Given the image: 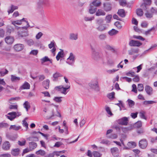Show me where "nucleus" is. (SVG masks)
Instances as JSON below:
<instances>
[{"label": "nucleus", "instance_id": "nucleus-1", "mask_svg": "<svg viewBox=\"0 0 157 157\" xmlns=\"http://www.w3.org/2000/svg\"><path fill=\"white\" fill-rule=\"evenodd\" d=\"M12 23L14 26H15L16 25H20L22 24L26 25L25 26L21 28V29H24L25 30H27L28 28L29 27V25L28 21H26L25 18H24L20 20L13 21L12 22Z\"/></svg>", "mask_w": 157, "mask_h": 157}, {"label": "nucleus", "instance_id": "nucleus-2", "mask_svg": "<svg viewBox=\"0 0 157 157\" xmlns=\"http://www.w3.org/2000/svg\"><path fill=\"white\" fill-rule=\"evenodd\" d=\"M70 87V86L68 84L66 85L57 86L55 87V89L56 90L59 91L61 93L66 95L68 92L67 90L69 89Z\"/></svg>", "mask_w": 157, "mask_h": 157}, {"label": "nucleus", "instance_id": "nucleus-3", "mask_svg": "<svg viewBox=\"0 0 157 157\" xmlns=\"http://www.w3.org/2000/svg\"><path fill=\"white\" fill-rule=\"evenodd\" d=\"M89 85L90 88L93 89L98 91L99 90V87L97 79H94L91 80L89 83Z\"/></svg>", "mask_w": 157, "mask_h": 157}, {"label": "nucleus", "instance_id": "nucleus-4", "mask_svg": "<svg viewBox=\"0 0 157 157\" xmlns=\"http://www.w3.org/2000/svg\"><path fill=\"white\" fill-rule=\"evenodd\" d=\"M49 5V0H39L37 3V9H43V6H48Z\"/></svg>", "mask_w": 157, "mask_h": 157}, {"label": "nucleus", "instance_id": "nucleus-5", "mask_svg": "<svg viewBox=\"0 0 157 157\" xmlns=\"http://www.w3.org/2000/svg\"><path fill=\"white\" fill-rule=\"evenodd\" d=\"M75 58L74 54L71 52L70 53L69 57L67 59L66 62L68 64L72 65L75 62Z\"/></svg>", "mask_w": 157, "mask_h": 157}, {"label": "nucleus", "instance_id": "nucleus-6", "mask_svg": "<svg viewBox=\"0 0 157 157\" xmlns=\"http://www.w3.org/2000/svg\"><path fill=\"white\" fill-rule=\"evenodd\" d=\"M144 2L141 5V7L143 10H147L148 8V6L151 5L152 3L151 0H143Z\"/></svg>", "mask_w": 157, "mask_h": 157}, {"label": "nucleus", "instance_id": "nucleus-7", "mask_svg": "<svg viewBox=\"0 0 157 157\" xmlns=\"http://www.w3.org/2000/svg\"><path fill=\"white\" fill-rule=\"evenodd\" d=\"M117 122L119 124L126 125L128 122V117H124L117 121Z\"/></svg>", "mask_w": 157, "mask_h": 157}, {"label": "nucleus", "instance_id": "nucleus-8", "mask_svg": "<svg viewBox=\"0 0 157 157\" xmlns=\"http://www.w3.org/2000/svg\"><path fill=\"white\" fill-rule=\"evenodd\" d=\"M56 43L54 40L51 41L50 43L48 45L49 48L51 49L52 48V49L51 50V51L53 53L54 56L55 55V51L56 49Z\"/></svg>", "mask_w": 157, "mask_h": 157}, {"label": "nucleus", "instance_id": "nucleus-9", "mask_svg": "<svg viewBox=\"0 0 157 157\" xmlns=\"http://www.w3.org/2000/svg\"><path fill=\"white\" fill-rule=\"evenodd\" d=\"M129 45L131 46L139 47L142 44V43L138 41L131 40L129 43Z\"/></svg>", "mask_w": 157, "mask_h": 157}, {"label": "nucleus", "instance_id": "nucleus-10", "mask_svg": "<svg viewBox=\"0 0 157 157\" xmlns=\"http://www.w3.org/2000/svg\"><path fill=\"white\" fill-rule=\"evenodd\" d=\"M147 145V142L145 139H143L139 141V147L142 148L144 149L146 148Z\"/></svg>", "mask_w": 157, "mask_h": 157}, {"label": "nucleus", "instance_id": "nucleus-11", "mask_svg": "<svg viewBox=\"0 0 157 157\" xmlns=\"http://www.w3.org/2000/svg\"><path fill=\"white\" fill-rule=\"evenodd\" d=\"M92 57L95 60H98L101 58V56L98 52L93 49L92 53Z\"/></svg>", "mask_w": 157, "mask_h": 157}, {"label": "nucleus", "instance_id": "nucleus-12", "mask_svg": "<svg viewBox=\"0 0 157 157\" xmlns=\"http://www.w3.org/2000/svg\"><path fill=\"white\" fill-rule=\"evenodd\" d=\"M113 155L115 157H118L119 156V150L116 147L112 148L111 149Z\"/></svg>", "mask_w": 157, "mask_h": 157}, {"label": "nucleus", "instance_id": "nucleus-13", "mask_svg": "<svg viewBox=\"0 0 157 157\" xmlns=\"http://www.w3.org/2000/svg\"><path fill=\"white\" fill-rule=\"evenodd\" d=\"M15 113V112L9 113L6 116L8 119L11 121H12L16 117Z\"/></svg>", "mask_w": 157, "mask_h": 157}, {"label": "nucleus", "instance_id": "nucleus-14", "mask_svg": "<svg viewBox=\"0 0 157 157\" xmlns=\"http://www.w3.org/2000/svg\"><path fill=\"white\" fill-rule=\"evenodd\" d=\"M139 52V49L136 48H132L128 51V54L130 55H133L137 54Z\"/></svg>", "mask_w": 157, "mask_h": 157}, {"label": "nucleus", "instance_id": "nucleus-15", "mask_svg": "<svg viewBox=\"0 0 157 157\" xmlns=\"http://www.w3.org/2000/svg\"><path fill=\"white\" fill-rule=\"evenodd\" d=\"M15 28L17 29H18L19 27L17 26H15ZM19 28L21 29L20 31H21V29H22L21 28ZM18 35H19V37H23L24 36H25L28 35V34L27 32H23L22 31H20L18 32Z\"/></svg>", "mask_w": 157, "mask_h": 157}, {"label": "nucleus", "instance_id": "nucleus-16", "mask_svg": "<svg viewBox=\"0 0 157 157\" xmlns=\"http://www.w3.org/2000/svg\"><path fill=\"white\" fill-rule=\"evenodd\" d=\"M107 27L105 24H102L98 25L96 29L100 31H103L107 29Z\"/></svg>", "mask_w": 157, "mask_h": 157}, {"label": "nucleus", "instance_id": "nucleus-17", "mask_svg": "<svg viewBox=\"0 0 157 157\" xmlns=\"http://www.w3.org/2000/svg\"><path fill=\"white\" fill-rule=\"evenodd\" d=\"M5 40L7 44H11L13 43L14 39L13 37L8 36L5 38Z\"/></svg>", "mask_w": 157, "mask_h": 157}, {"label": "nucleus", "instance_id": "nucleus-18", "mask_svg": "<svg viewBox=\"0 0 157 157\" xmlns=\"http://www.w3.org/2000/svg\"><path fill=\"white\" fill-rule=\"evenodd\" d=\"M14 48L17 51H19L22 50L24 48V46L21 44H17L14 46Z\"/></svg>", "mask_w": 157, "mask_h": 157}, {"label": "nucleus", "instance_id": "nucleus-19", "mask_svg": "<svg viewBox=\"0 0 157 157\" xmlns=\"http://www.w3.org/2000/svg\"><path fill=\"white\" fill-rule=\"evenodd\" d=\"M101 4L100 0H94L90 4L94 7H98L101 5Z\"/></svg>", "mask_w": 157, "mask_h": 157}, {"label": "nucleus", "instance_id": "nucleus-20", "mask_svg": "<svg viewBox=\"0 0 157 157\" xmlns=\"http://www.w3.org/2000/svg\"><path fill=\"white\" fill-rule=\"evenodd\" d=\"M105 13L104 11L102 9H98L96 11L95 15L97 16H105Z\"/></svg>", "mask_w": 157, "mask_h": 157}, {"label": "nucleus", "instance_id": "nucleus-21", "mask_svg": "<svg viewBox=\"0 0 157 157\" xmlns=\"http://www.w3.org/2000/svg\"><path fill=\"white\" fill-rule=\"evenodd\" d=\"M128 147H125L124 148L126 149L129 148H133L135 147L136 146V144L134 142H129L127 144Z\"/></svg>", "mask_w": 157, "mask_h": 157}, {"label": "nucleus", "instance_id": "nucleus-22", "mask_svg": "<svg viewBox=\"0 0 157 157\" xmlns=\"http://www.w3.org/2000/svg\"><path fill=\"white\" fill-rule=\"evenodd\" d=\"M30 87V84L27 82H25L20 87V89H29Z\"/></svg>", "mask_w": 157, "mask_h": 157}, {"label": "nucleus", "instance_id": "nucleus-23", "mask_svg": "<svg viewBox=\"0 0 157 157\" xmlns=\"http://www.w3.org/2000/svg\"><path fill=\"white\" fill-rule=\"evenodd\" d=\"M29 148L32 151L36 147L37 144L35 142H32L29 143Z\"/></svg>", "mask_w": 157, "mask_h": 157}, {"label": "nucleus", "instance_id": "nucleus-24", "mask_svg": "<svg viewBox=\"0 0 157 157\" xmlns=\"http://www.w3.org/2000/svg\"><path fill=\"white\" fill-rule=\"evenodd\" d=\"M10 147V145L9 142L6 141L2 145V149L5 150H9Z\"/></svg>", "mask_w": 157, "mask_h": 157}, {"label": "nucleus", "instance_id": "nucleus-25", "mask_svg": "<svg viewBox=\"0 0 157 157\" xmlns=\"http://www.w3.org/2000/svg\"><path fill=\"white\" fill-rule=\"evenodd\" d=\"M97 10V8L90 5V8L89 10V12L91 14H93L95 13Z\"/></svg>", "mask_w": 157, "mask_h": 157}, {"label": "nucleus", "instance_id": "nucleus-26", "mask_svg": "<svg viewBox=\"0 0 157 157\" xmlns=\"http://www.w3.org/2000/svg\"><path fill=\"white\" fill-rule=\"evenodd\" d=\"M35 153L37 155H40L41 156H44L46 154V152L44 150L40 149L36 151Z\"/></svg>", "mask_w": 157, "mask_h": 157}, {"label": "nucleus", "instance_id": "nucleus-27", "mask_svg": "<svg viewBox=\"0 0 157 157\" xmlns=\"http://www.w3.org/2000/svg\"><path fill=\"white\" fill-rule=\"evenodd\" d=\"M145 90L148 94L151 95L152 94V89L149 86H147L145 87Z\"/></svg>", "mask_w": 157, "mask_h": 157}, {"label": "nucleus", "instance_id": "nucleus-28", "mask_svg": "<svg viewBox=\"0 0 157 157\" xmlns=\"http://www.w3.org/2000/svg\"><path fill=\"white\" fill-rule=\"evenodd\" d=\"M20 79V78L19 77H17L13 75H12L11 76V80L13 82L18 81H19Z\"/></svg>", "mask_w": 157, "mask_h": 157}, {"label": "nucleus", "instance_id": "nucleus-29", "mask_svg": "<svg viewBox=\"0 0 157 157\" xmlns=\"http://www.w3.org/2000/svg\"><path fill=\"white\" fill-rule=\"evenodd\" d=\"M118 31L114 29H112L108 32L109 34L111 36L115 35L118 33Z\"/></svg>", "mask_w": 157, "mask_h": 157}, {"label": "nucleus", "instance_id": "nucleus-30", "mask_svg": "<svg viewBox=\"0 0 157 157\" xmlns=\"http://www.w3.org/2000/svg\"><path fill=\"white\" fill-rule=\"evenodd\" d=\"M49 83L50 81L48 79H47L43 81V85L45 89H48V88Z\"/></svg>", "mask_w": 157, "mask_h": 157}, {"label": "nucleus", "instance_id": "nucleus-31", "mask_svg": "<svg viewBox=\"0 0 157 157\" xmlns=\"http://www.w3.org/2000/svg\"><path fill=\"white\" fill-rule=\"evenodd\" d=\"M63 97H55L53 98L54 101L58 103H60L62 101V99Z\"/></svg>", "mask_w": 157, "mask_h": 157}, {"label": "nucleus", "instance_id": "nucleus-32", "mask_svg": "<svg viewBox=\"0 0 157 157\" xmlns=\"http://www.w3.org/2000/svg\"><path fill=\"white\" fill-rule=\"evenodd\" d=\"M70 39L72 40H76L78 39L77 33H71L70 35Z\"/></svg>", "mask_w": 157, "mask_h": 157}, {"label": "nucleus", "instance_id": "nucleus-33", "mask_svg": "<svg viewBox=\"0 0 157 157\" xmlns=\"http://www.w3.org/2000/svg\"><path fill=\"white\" fill-rule=\"evenodd\" d=\"M117 13L120 17H124L125 15L124 11L123 9L119 10Z\"/></svg>", "mask_w": 157, "mask_h": 157}, {"label": "nucleus", "instance_id": "nucleus-34", "mask_svg": "<svg viewBox=\"0 0 157 157\" xmlns=\"http://www.w3.org/2000/svg\"><path fill=\"white\" fill-rule=\"evenodd\" d=\"M20 150L18 148L13 149L11 152L12 154L14 156H17L19 153Z\"/></svg>", "mask_w": 157, "mask_h": 157}, {"label": "nucleus", "instance_id": "nucleus-35", "mask_svg": "<svg viewBox=\"0 0 157 157\" xmlns=\"http://www.w3.org/2000/svg\"><path fill=\"white\" fill-rule=\"evenodd\" d=\"M42 63H43L47 61H49L51 63H52V60L49 59L48 57L45 56L41 59Z\"/></svg>", "mask_w": 157, "mask_h": 157}, {"label": "nucleus", "instance_id": "nucleus-36", "mask_svg": "<svg viewBox=\"0 0 157 157\" xmlns=\"http://www.w3.org/2000/svg\"><path fill=\"white\" fill-rule=\"evenodd\" d=\"M21 128V127L19 126H16V125H11L10 126L9 129L10 130L13 129V130L17 131Z\"/></svg>", "mask_w": 157, "mask_h": 157}, {"label": "nucleus", "instance_id": "nucleus-37", "mask_svg": "<svg viewBox=\"0 0 157 157\" xmlns=\"http://www.w3.org/2000/svg\"><path fill=\"white\" fill-rule=\"evenodd\" d=\"M104 9L105 11H108L111 10V5L108 4H104Z\"/></svg>", "mask_w": 157, "mask_h": 157}, {"label": "nucleus", "instance_id": "nucleus-38", "mask_svg": "<svg viewBox=\"0 0 157 157\" xmlns=\"http://www.w3.org/2000/svg\"><path fill=\"white\" fill-rule=\"evenodd\" d=\"M23 106L24 108H25L27 111H28L29 109L30 108V105L28 101H26L23 104Z\"/></svg>", "mask_w": 157, "mask_h": 157}, {"label": "nucleus", "instance_id": "nucleus-39", "mask_svg": "<svg viewBox=\"0 0 157 157\" xmlns=\"http://www.w3.org/2000/svg\"><path fill=\"white\" fill-rule=\"evenodd\" d=\"M26 143V141L24 139H22L21 140H19L18 142V144L19 145L21 146H24L25 145Z\"/></svg>", "mask_w": 157, "mask_h": 157}, {"label": "nucleus", "instance_id": "nucleus-40", "mask_svg": "<svg viewBox=\"0 0 157 157\" xmlns=\"http://www.w3.org/2000/svg\"><path fill=\"white\" fill-rule=\"evenodd\" d=\"M63 51L59 52L56 56V59L57 60H59L60 58L63 57Z\"/></svg>", "mask_w": 157, "mask_h": 157}, {"label": "nucleus", "instance_id": "nucleus-41", "mask_svg": "<svg viewBox=\"0 0 157 157\" xmlns=\"http://www.w3.org/2000/svg\"><path fill=\"white\" fill-rule=\"evenodd\" d=\"M112 18V15H109L106 16L105 18V21L106 23H109L110 22L111 19Z\"/></svg>", "mask_w": 157, "mask_h": 157}, {"label": "nucleus", "instance_id": "nucleus-42", "mask_svg": "<svg viewBox=\"0 0 157 157\" xmlns=\"http://www.w3.org/2000/svg\"><path fill=\"white\" fill-rule=\"evenodd\" d=\"M136 14L137 15L141 16L143 14V12L141 9H138L136 10Z\"/></svg>", "mask_w": 157, "mask_h": 157}, {"label": "nucleus", "instance_id": "nucleus-43", "mask_svg": "<svg viewBox=\"0 0 157 157\" xmlns=\"http://www.w3.org/2000/svg\"><path fill=\"white\" fill-rule=\"evenodd\" d=\"M96 22L98 25L102 24L104 22V20L102 18H99L96 20Z\"/></svg>", "mask_w": 157, "mask_h": 157}, {"label": "nucleus", "instance_id": "nucleus-44", "mask_svg": "<svg viewBox=\"0 0 157 157\" xmlns=\"http://www.w3.org/2000/svg\"><path fill=\"white\" fill-rule=\"evenodd\" d=\"M115 93L112 92L109 94L107 95L108 97L110 99H113L114 98Z\"/></svg>", "mask_w": 157, "mask_h": 157}, {"label": "nucleus", "instance_id": "nucleus-45", "mask_svg": "<svg viewBox=\"0 0 157 157\" xmlns=\"http://www.w3.org/2000/svg\"><path fill=\"white\" fill-rule=\"evenodd\" d=\"M93 155L94 157H101V154L97 151H93Z\"/></svg>", "mask_w": 157, "mask_h": 157}, {"label": "nucleus", "instance_id": "nucleus-46", "mask_svg": "<svg viewBox=\"0 0 157 157\" xmlns=\"http://www.w3.org/2000/svg\"><path fill=\"white\" fill-rule=\"evenodd\" d=\"M61 75L59 72H56V73L54 74L53 75V77L54 78L53 80L55 81V78H57L58 77L61 76Z\"/></svg>", "mask_w": 157, "mask_h": 157}, {"label": "nucleus", "instance_id": "nucleus-47", "mask_svg": "<svg viewBox=\"0 0 157 157\" xmlns=\"http://www.w3.org/2000/svg\"><path fill=\"white\" fill-rule=\"evenodd\" d=\"M118 70V69H113L111 70H108L106 71V72L109 74H112Z\"/></svg>", "mask_w": 157, "mask_h": 157}, {"label": "nucleus", "instance_id": "nucleus-48", "mask_svg": "<svg viewBox=\"0 0 157 157\" xmlns=\"http://www.w3.org/2000/svg\"><path fill=\"white\" fill-rule=\"evenodd\" d=\"M127 101L128 102V105L129 107H131L134 105L135 104V102L133 101L130 99H128L127 100Z\"/></svg>", "mask_w": 157, "mask_h": 157}, {"label": "nucleus", "instance_id": "nucleus-49", "mask_svg": "<svg viewBox=\"0 0 157 157\" xmlns=\"http://www.w3.org/2000/svg\"><path fill=\"white\" fill-rule=\"evenodd\" d=\"M138 90L139 91H142L144 89L143 85L142 84H139L138 85L137 87Z\"/></svg>", "mask_w": 157, "mask_h": 157}, {"label": "nucleus", "instance_id": "nucleus-50", "mask_svg": "<svg viewBox=\"0 0 157 157\" xmlns=\"http://www.w3.org/2000/svg\"><path fill=\"white\" fill-rule=\"evenodd\" d=\"M145 112L144 111H141L140 113V116L142 118L146 120V118L145 116Z\"/></svg>", "mask_w": 157, "mask_h": 157}, {"label": "nucleus", "instance_id": "nucleus-51", "mask_svg": "<svg viewBox=\"0 0 157 157\" xmlns=\"http://www.w3.org/2000/svg\"><path fill=\"white\" fill-rule=\"evenodd\" d=\"M155 29V28L154 27H153L151 28L150 29H149L148 30H147V31H146L145 32L144 34L146 35L150 34L152 30H154Z\"/></svg>", "mask_w": 157, "mask_h": 157}, {"label": "nucleus", "instance_id": "nucleus-52", "mask_svg": "<svg viewBox=\"0 0 157 157\" xmlns=\"http://www.w3.org/2000/svg\"><path fill=\"white\" fill-rule=\"evenodd\" d=\"M132 129V128L131 127L128 128H121L122 131L124 132H126L128 131L131 130Z\"/></svg>", "mask_w": 157, "mask_h": 157}, {"label": "nucleus", "instance_id": "nucleus-53", "mask_svg": "<svg viewBox=\"0 0 157 157\" xmlns=\"http://www.w3.org/2000/svg\"><path fill=\"white\" fill-rule=\"evenodd\" d=\"M115 25L119 29H121L122 27L119 21H117L115 23Z\"/></svg>", "mask_w": 157, "mask_h": 157}, {"label": "nucleus", "instance_id": "nucleus-54", "mask_svg": "<svg viewBox=\"0 0 157 157\" xmlns=\"http://www.w3.org/2000/svg\"><path fill=\"white\" fill-rule=\"evenodd\" d=\"M148 25L147 22L145 21H144L142 22L141 24V25L142 27L147 28Z\"/></svg>", "mask_w": 157, "mask_h": 157}, {"label": "nucleus", "instance_id": "nucleus-55", "mask_svg": "<svg viewBox=\"0 0 157 157\" xmlns=\"http://www.w3.org/2000/svg\"><path fill=\"white\" fill-rule=\"evenodd\" d=\"M38 53V51L37 50H33L30 52V55H36Z\"/></svg>", "mask_w": 157, "mask_h": 157}, {"label": "nucleus", "instance_id": "nucleus-56", "mask_svg": "<svg viewBox=\"0 0 157 157\" xmlns=\"http://www.w3.org/2000/svg\"><path fill=\"white\" fill-rule=\"evenodd\" d=\"M119 2L120 5L122 6H125L126 4L125 0H119Z\"/></svg>", "mask_w": 157, "mask_h": 157}, {"label": "nucleus", "instance_id": "nucleus-57", "mask_svg": "<svg viewBox=\"0 0 157 157\" xmlns=\"http://www.w3.org/2000/svg\"><path fill=\"white\" fill-rule=\"evenodd\" d=\"M94 19V17H85L84 20L86 21H91Z\"/></svg>", "mask_w": 157, "mask_h": 157}, {"label": "nucleus", "instance_id": "nucleus-58", "mask_svg": "<svg viewBox=\"0 0 157 157\" xmlns=\"http://www.w3.org/2000/svg\"><path fill=\"white\" fill-rule=\"evenodd\" d=\"M156 102L155 101H145L144 102V103L145 105H147L150 104H152L155 103Z\"/></svg>", "mask_w": 157, "mask_h": 157}, {"label": "nucleus", "instance_id": "nucleus-59", "mask_svg": "<svg viewBox=\"0 0 157 157\" xmlns=\"http://www.w3.org/2000/svg\"><path fill=\"white\" fill-rule=\"evenodd\" d=\"M27 44L30 46L33 45L34 44V42L32 39H30L27 40Z\"/></svg>", "mask_w": 157, "mask_h": 157}, {"label": "nucleus", "instance_id": "nucleus-60", "mask_svg": "<svg viewBox=\"0 0 157 157\" xmlns=\"http://www.w3.org/2000/svg\"><path fill=\"white\" fill-rule=\"evenodd\" d=\"M133 37L135 38L139 39L140 40L143 41L145 40L144 38H143L142 37L140 36L134 35Z\"/></svg>", "mask_w": 157, "mask_h": 157}, {"label": "nucleus", "instance_id": "nucleus-61", "mask_svg": "<svg viewBox=\"0 0 157 157\" xmlns=\"http://www.w3.org/2000/svg\"><path fill=\"white\" fill-rule=\"evenodd\" d=\"M43 34L41 32L37 33L36 36V38L37 39H39L43 36Z\"/></svg>", "mask_w": 157, "mask_h": 157}, {"label": "nucleus", "instance_id": "nucleus-62", "mask_svg": "<svg viewBox=\"0 0 157 157\" xmlns=\"http://www.w3.org/2000/svg\"><path fill=\"white\" fill-rule=\"evenodd\" d=\"M142 122L141 121H138L135 124V126L137 128H140L142 126Z\"/></svg>", "mask_w": 157, "mask_h": 157}, {"label": "nucleus", "instance_id": "nucleus-63", "mask_svg": "<svg viewBox=\"0 0 157 157\" xmlns=\"http://www.w3.org/2000/svg\"><path fill=\"white\" fill-rule=\"evenodd\" d=\"M86 122L85 119H83L80 122V126L81 127H82L85 124Z\"/></svg>", "mask_w": 157, "mask_h": 157}, {"label": "nucleus", "instance_id": "nucleus-64", "mask_svg": "<svg viewBox=\"0 0 157 157\" xmlns=\"http://www.w3.org/2000/svg\"><path fill=\"white\" fill-rule=\"evenodd\" d=\"M11 155L8 153L2 154L0 155V157H11Z\"/></svg>", "mask_w": 157, "mask_h": 157}]
</instances>
